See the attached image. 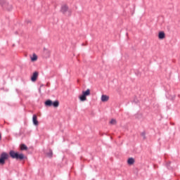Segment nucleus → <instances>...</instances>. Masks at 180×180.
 <instances>
[{
    "label": "nucleus",
    "mask_w": 180,
    "mask_h": 180,
    "mask_svg": "<svg viewBox=\"0 0 180 180\" xmlns=\"http://www.w3.org/2000/svg\"><path fill=\"white\" fill-rule=\"evenodd\" d=\"M10 157L14 160H20V161H22V160H25L26 157H25V155L23 153H19L18 152H15L14 150H11L9 153Z\"/></svg>",
    "instance_id": "nucleus-1"
},
{
    "label": "nucleus",
    "mask_w": 180,
    "mask_h": 180,
    "mask_svg": "<svg viewBox=\"0 0 180 180\" xmlns=\"http://www.w3.org/2000/svg\"><path fill=\"white\" fill-rule=\"evenodd\" d=\"M60 102L58 101H55L53 102L51 100H47L45 101V106H53V108H58Z\"/></svg>",
    "instance_id": "nucleus-2"
},
{
    "label": "nucleus",
    "mask_w": 180,
    "mask_h": 180,
    "mask_svg": "<svg viewBox=\"0 0 180 180\" xmlns=\"http://www.w3.org/2000/svg\"><path fill=\"white\" fill-rule=\"evenodd\" d=\"M9 158V155L7 153L3 152L0 155V164L4 165L5 164V160Z\"/></svg>",
    "instance_id": "nucleus-3"
},
{
    "label": "nucleus",
    "mask_w": 180,
    "mask_h": 180,
    "mask_svg": "<svg viewBox=\"0 0 180 180\" xmlns=\"http://www.w3.org/2000/svg\"><path fill=\"white\" fill-rule=\"evenodd\" d=\"M60 12L65 15L68 12V16H71V10L68 8V6L67 5H63L60 8Z\"/></svg>",
    "instance_id": "nucleus-4"
},
{
    "label": "nucleus",
    "mask_w": 180,
    "mask_h": 180,
    "mask_svg": "<svg viewBox=\"0 0 180 180\" xmlns=\"http://www.w3.org/2000/svg\"><path fill=\"white\" fill-rule=\"evenodd\" d=\"M0 4L1 6L7 9V11H12V5L5 1V0H0Z\"/></svg>",
    "instance_id": "nucleus-5"
},
{
    "label": "nucleus",
    "mask_w": 180,
    "mask_h": 180,
    "mask_svg": "<svg viewBox=\"0 0 180 180\" xmlns=\"http://www.w3.org/2000/svg\"><path fill=\"white\" fill-rule=\"evenodd\" d=\"M37 77H39V72H34L31 77V81L32 82H36V81H37Z\"/></svg>",
    "instance_id": "nucleus-6"
},
{
    "label": "nucleus",
    "mask_w": 180,
    "mask_h": 180,
    "mask_svg": "<svg viewBox=\"0 0 180 180\" xmlns=\"http://www.w3.org/2000/svg\"><path fill=\"white\" fill-rule=\"evenodd\" d=\"M32 123L34 126H39V121L37 120V115H34L32 116Z\"/></svg>",
    "instance_id": "nucleus-7"
},
{
    "label": "nucleus",
    "mask_w": 180,
    "mask_h": 180,
    "mask_svg": "<svg viewBox=\"0 0 180 180\" xmlns=\"http://www.w3.org/2000/svg\"><path fill=\"white\" fill-rule=\"evenodd\" d=\"M158 37L160 40L165 39V33L164 32H160L158 34Z\"/></svg>",
    "instance_id": "nucleus-8"
},
{
    "label": "nucleus",
    "mask_w": 180,
    "mask_h": 180,
    "mask_svg": "<svg viewBox=\"0 0 180 180\" xmlns=\"http://www.w3.org/2000/svg\"><path fill=\"white\" fill-rule=\"evenodd\" d=\"M101 101L102 102H108L109 101V96L102 95Z\"/></svg>",
    "instance_id": "nucleus-9"
},
{
    "label": "nucleus",
    "mask_w": 180,
    "mask_h": 180,
    "mask_svg": "<svg viewBox=\"0 0 180 180\" xmlns=\"http://www.w3.org/2000/svg\"><path fill=\"white\" fill-rule=\"evenodd\" d=\"M82 94H84L86 96H89L91 95V90L89 89H87L86 91H83Z\"/></svg>",
    "instance_id": "nucleus-10"
},
{
    "label": "nucleus",
    "mask_w": 180,
    "mask_h": 180,
    "mask_svg": "<svg viewBox=\"0 0 180 180\" xmlns=\"http://www.w3.org/2000/svg\"><path fill=\"white\" fill-rule=\"evenodd\" d=\"M127 163L129 164V165H133V164H134V158H129L127 160Z\"/></svg>",
    "instance_id": "nucleus-11"
},
{
    "label": "nucleus",
    "mask_w": 180,
    "mask_h": 180,
    "mask_svg": "<svg viewBox=\"0 0 180 180\" xmlns=\"http://www.w3.org/2000/svg\"><path fill=\"white\" fill-rule=\"evenodd\" d=\"M20 150L22 151H25V150H27V146L26 145H25V143H22L20 145Z\"/></svg>",
    "instance_id": "nucleus-12"
},
{
    "label": "nucleus",
    "mask_w": 180,
    "mask_h": 180,
    "mask_svg": "<svg viewBox=\"0 0 180 180\" xmlns=\"http://www.w3.org/2000/svg\"><path fill=\"white\" fill-rule=\"evenodd\" d=\"M79 100L82 101V102H84V101H86V96L84 94H82V96H80L79 97Z\"/></svg>",
    "instance_id": "nucleus-13"
},
{
    "label": "nucleus",
    "mask_w": 180,
    "mask_h": 180,
    "mask_svg": "<svg viewBox=\"0 0 180 180\" xmlns=\"http://www.w3.org/2000/svg\"><path fill=\"white\" fill-rule=\"evenodd\" d=\"M31 60L32 61H37V55H36L35 53H34L32 55V57L31 58Z\"/></svg>",
    "instance_id": "nucleus-14"
},
{
    "label": "nucleus",
    "mask_w": 180,
    "mask_h": 180,
    "mask_svg": "<svg viewBox=\"0 0 180 180\" xmlns=\"http://www.w3.org/2000/svg\"><path fill=\"white\" fill-rule=\"evenodd\" d=\"M46 155L48 157H49L50 158H51V157H53V150H51V149L49 150V152H48L46 153Z\"/></svg>",
    "instance_id": "nucleus-15"
},
{
    "label": "nucleus",
    "mask_w": 180,
    "mask_h": 180,
    "mask_svg": "<svg viewBox=\"0 0 180 180\" xmlns=\"http://www.w3.org/2000/svg\"><path fill=\"white\" fill-rule=\"evenodd\" d=\"M141 137H143V140H146L147 139V137L146 136V131L141 132Z\"/></svg>",
    "instance_id": "nucleus-16"
},
{
    "label": "nucleus",
    "mask_w": 180,
    "mask_h": 180,
    "mask_svg": "<svg viewBox=\"0 0 180 180\" xmlns=\"http://www.w3.org/2000/svg\"><path fill=\"white\" fill-rule=\"evenodd\" d=\"M171 165V162H169L166 164V167L168 169H172V167H169Z\"/></svg>",
    "instance_id": "nucleus-17"
},
{
    "label": "nucleus",
    "mask_w": 180,
    "mask_h": 180,
    "mask_svg": "<svg viewBox=\"0 0 180 180\" xmlns=\"http://www.w3.org/2000/svg\"><path fill=\"white\" fill-rule=\"evenodd\" d=\"M110 124H116L117 122L116 120L112 119L110 122Z\"/></svg>",
    "instance_id": "nucleus-18"
},
{
    "label": "nucleus",
    "mask_w": 180,
    "mask_h": 180,
    "mask_svg": "<svg viewBox=\"0 0 180 180\" xmlns=\"http://www.w3.org/2000/svg\"><path fill=\"white\" fill-rule=\"evenodd\" d=\"M1 140H2V135H1V134H0V141H1Z\"/></svg>",
    "instance_id": "nucleus-19"
}]
</instances>
